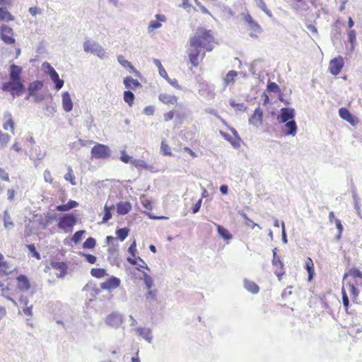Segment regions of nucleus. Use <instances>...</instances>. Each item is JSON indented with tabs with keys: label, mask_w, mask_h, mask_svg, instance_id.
<instances>
[{
	"label": "nucleus",
	"mask_w": 362,
	"mask_h": 362,
	"mask_svg": "<svg viewBox=\"0 0 362 362\" xmlns=\"http://www.w3.org/2000/svg\"><path fill=\"white\" fill-rule=\"evenodd\" d=\"M115 204L107 205V202L104 206V216L103 217V223H107L112 217V211L115 209Z\"/></svg>",
	"instance_id": "nucleus-30"
},
{
	"label": "nucleus",
	"mask_w": 362,
	"mask_h": 362,
	"mask_svg": "<svg viewBox=\"0 0 362 362\" xmlns=\"http://www.w3.org/2000/svg\"><path fill=\"white\" fill-rule=\"evenodd\" d=\"M277 248H274L272 250L273 253V259L272 260V263L274 266H279L281 271L280 272H275V274H276L278 279L280 281L281 279V276L284 274V265L281 259L277 256Z\"/></svg>",
	"instance_id": "nucleus-11"
},
{
	"label": "nucleus",
	"mask_w": 362,
	"mask_h": 362,
	"mask_svg": "<svg viewBox=\"0 0 362 362\" xmlns=\"http://www.w3.org/2000/svg\"><path fill=\"white\" fill-rule=\"evenodd\" d=\"M4 226L6 230L12 229L14 227V223L8 210H5L3 213Z\"/></svg>",
	"instance_id": "nucleus-26"
},
{
	"label": "nucleus",
	"mask_w": 362,
	"mask_h": 362,
	"mask_svg": "<svg viewBox=\"0 0 362 362\" xmlns=\"http://www.w3.org/2000/svg\"><path fill=\"white\" fill-rule=\"evenodd\" d=\"M345 121L348 122L352 126H355L359 122L358 118L352 113L350 114Z\"/></svg>",
	"instance_id": "nucleus-58"
},
{
	"label": "nucleus",
	"mask_w": 362,
	"mask_h": 362,
	"mask_svg": "<svg viewBox=\"0 0 362 362\" xmlns=\"http://www.w3.org/2000/svg\"><path fill=\"white\" fill-rule=\"evenodd\" d=\"M348 40L351 44V49L353 50L356 43V33L354 30H351L348 33Z\"/></svg>",
	"instance_id": "nucleus-46"
},
{
	"label": "nucleus",
	"mask_w": 362,
	"mask_h": 362,
	"mask_svg": "<svg viewBox=\"0 0 362 362\" xmlns=\"http://www.w3.org/2000/svg\"><path fill=\"white\" fill-rule=\"evenodd\" d=\"M13 29L7 25H2L0 28V37L7 45L15 43L16 40L13 37Z\"/></svg>",
	"instance_id": "nucleus-7"
},
{
	"label": "nucleus",
	"mask_w": 362,
	"mask_h": 362,
	"mask_svg": "<svg viewBox=\"0 0 362 362\" xmlns=\"http://www.w3.org/2000/svg\"><path fill=\"white\" fill-rule=\"evenodd\" d=\"M120 284V279L116 276H112L100 284V288L104 290L111 291L117 288Z\"/></svg>",
	"instance_id": "nucleus-13"
},
{
	"label": "nucleus",
	"mask_w": 362,
	"mask_h": 362,
	"mask_svg": "<svg viewBox=\"0 0 362 362\" xmlns=\"http://www.w3.org/2000/svg\"><path fill=\"white\" fill-rule=\"evenodd\" d=\"M83 49L87 53L96 54L99 58L105 57V51L98 43L87 40L83 43Z\"/></svg>",
	"instance_id": "nucleus-4"
},
{
	"label": "nucleus",
	"mask_w": 362,
	"mask_h": 362,
	"mask_svg": "<svg viewBox=\"0 0 362 362\" xmlns=\"http://www.w3.org/2000/svg\"><path fill=\"white\" fill-rule=\"evenodd\" d=\"M117 62L121 64L124 68L128 69L129 73H134L136 76H140V72L138 71L134 66L131 64L130 62L125 59L122 55H119L117 57Z\"/></svg>",
	"instance_id": "nucleus-15"
},
{
	"label": "nucleus",
	"mask_w": 362,
	"mask_h": 362,
	"mask_svg": "<svg viewBox=\"0 0 362 362\" xmlns=\"http://www.w3.org/2000/svg\"><path fill=\"white\" fill-rule=\"evenodd\" d=\"M65 180L69 181L72 186L76 185V177L74 174L71 166L67 168V173L64 176Z\"/></svg>",
	"instance_id": "nucleus-32"
},
{
	"label": "nucleus",
	"mask_w": 362,
	"mask_h": 362,
	"mask_svg": "<svg viewBox=\"0 0 362 362\" xmlns=\"http://www.w3.org/2000/svg\"><path fill=\"white\" fill-rule=\"evenodd\" d=\"M217 226V232L221 238H223L224 240H230L233 238V235L229 232V230L224 228L223 226L221 225H216Z\"/></svg>",
	"instance_id": "nucleus-24"
},
{
	"label": "nucleus",
	"mask_w": 362,
	"mask_h": 362,
	"mask_svg": "<svg viewBox=\"0 0 362 362\" xmlns=\"http://www.w3.org/2000/svg\"><path fill=\"white\" fill-rule=\"evenodd\" d=\"M43 87V82L42 81L36 80L29 83L27 90L29 92V95H33L39 93Z\"/></svg>",
	"instance_id": "nucleus-18"
},
{
	"label": "nucleus",
	"mask_w": 362,
	"mask_h": 362,
	"mask_svg": "<svg viewBox=\"0 0 362 362\" xmlns=\"http://www.w3.org/2000/svg\"><path fill=\"white\" fill-rule=\"evenodd\" d=\"M281 240L283 243L286 244L288 243L287 235L285 229V223L284 221L281 223Z\"/></svg>",
	"instance_id": "nucleus-61"
},
{
	"label": "nucleus",
	"mask_w": 362,
	"mask_h": 362,
	"mask_svg": "<svg viewBox=\"0 0 362 362\" xmlns=\"http://www.w3.org/2000/svg\"><path fill=\"white\" fill-rule=\"evenodd\" d=\"M342 303L346 312L349 313V299L344 287L341 288Z\"/></svg>",
	"instance_id": "nucleus-47"
},
{
	"label": "nucleus",
	"mask_w": 362,
	"mask_h": 362,
	"mask_svg": "<svg viewBox=\"0 0 362 362\" xmlns=\"http://www.w3.org/2000/svg\"><path fill=\"white\" fill-rule=\"evenodd\" d=\"M132 207L129 202H119L116 204V211L119 215H126L131 211Z\"/></svg>",
	"instance_id": "nucleus-16"
},
{
	"label": "nucleus",
	"mask_w": 362,
	"mask_h": 362,
	"mask_svg": "<svg viewBox=\"0 0 362 362\" xmlns=\"http://www.w3.org/2000/svg\"><path fill=\"white\" fill-rule=\"evenodd\" d=\"M220 134L222 136L223 138H224L226 141H229L230 143V144L235 147V148H238L240 146V142L238 141H236L235 140H234L232 136L228 134V133L226 132H224L223 131H221L220 132Z\"/></svg>",
	"instance_id": "nucleus-39"
},
{
	"label": "nucleus",
	"mask_w": 362,
	"mask_h": 362,
	"mask_svg": "<svg viewBox=\"0 0 362 362\" xmlns=\"http://www.w3.org/2000/svg\"><path fill=\"white\" fill-rule=\"evenodd\" d=\"M348 286L350 287V291L351 294L353 296V301L354 302L356 298L358 296L359 291L354 286V285L351 283H347Z\"/></svg>",
	"instance_id": "nucleus-56"
},
{
	"label": "nucleus",
	"mask_w": 362,
	"mask_h": 362,
	"mask_svg": "<svg viewBox=\"0 0 362 362\" xmlns=\"http://www.w3.org/2000/svg\"><path fill=\"white\" fill-rule=\"evenodd\" d=\"M344 66V59L341 56H338L331 59L329 62V69L334 76H337Z\"/></svg>",
	"instance_id": "nucleus-9"
},
{
	"label": "nucleus",
	"mask_w": 362,
	"mask_h": 362,
	"mask_svg": "<svg viewBox=\"0 0 362 362\" xmlns=\"http://www.w3.org/2000/svg\"><path fill=\"white\" fill-rule=\"evenodd\" d=\"M105 324L114 329H118L123 322V316L118 312H113L105 319Z\"/></svg>",
	"instance_id": "nucleus-6"
},
{
	"label": "nucleus",
	"mask_w": 362,
	"mask_h": 362,
	"mask_svg": "<svg viewBox=\"0 0 362 362\" xmlns=\"http://www.w3.org/2000/svg\"><path fill=\"white\" fill-rule=\"evenodd\" d=\"M18 288L23 291H27L30 288V284L28 278L24 275L21 274L17 277Z\"/></svg>",
	"instance_id": "nucleus-17"
},
{
	"label": "nucleus",
	"mask_w": 362,
	"mask_h": 362,
	"mask_svg": "<svg viewBox=\"0 0 362 362\" xmlns=\"http://www.w3.org/2000/svg\"><path fill=\"white\" fill-rule=\"evenodd\" d=\"M4 118L6 119V123L4 124V129L7 130L8 126H9L11 129L12 132H13L14 122L11 114L9 112H6L4 113Z\"/></svg>",
	"instance_id": "nucleus-34"
},
{
	"label": "nucleus",
	"mask_w": 362,
	"mask_h": 362,
	"mask_svg": "<svg viewBox=\"0 0 362 362\" xmlns=\"http://www.w3.org/2000/svg\"><path fill=\"white\" fill-rule=\"evenodd\" d=\"M305 268L308 273V281H311L314 276V264L313 260L308 257L305 262Z\"/></svg>",
	"instance_id": "nucleus-31"
},
{
	"label": "nucleus",
	"mask_w": 362,
	"mask_h": 362,
	"mask_svg": "<svg viewBox=\"0 0 362 362\" xmlns=\"http://www.w3.org/2000/svg\"><path fill=\"white\" fill-rule=\"evenodd\" d=\"M295 110L289 107H283L280 110L279 114L277 116V120L279 123L288 122L291 120H294Z\"/></svg>",
	"instance_id": "nucleus-8"
},
{
	"label": "nucleus",
	"mask_w": 362,
	"mask_h": 362,
	"mask_svg": "<svg viewBox=\"0 0 362 362\" xmlns=\"http://www.w3.org/2000/svg\"><path fill=\"white\" fill-rule=\"evenodd\" d=\"M349 273L354 278H362V272L356 268L351 269L349 271Z\"/></svg>",
	"instance_id": "nucleus-63"
},
{
	"label": "nucleus",
	"mask_w": 362,
	"mask_h": 362,
	"mask_svg": "<svg viewBox=\"0 0 362 362\" xmlns=\"http://www.w3.org/2000/svg\"><path fill=\"white\" fill-rule=\"evenodd\" d=\"M62 97V107L66 112H70L73 108V103L69 92H64Z\"/></svg>",
	"instance_id": "nucleus-19"
},
{
	"label": "nucleus",
	"mask_w": 362,
	"mask_h": 362,
	"mask_svg": "<svg viewBox=\"0 0 362 362\" xmlns=\"http://www.w3.org/2000/svg\"><path fill=\"white\" fill-rule=\"evenodd\" d=\"M13 20V16L6 9L0 8V21H6L8 22Z\"/></svg>",
	"instance_id": "nucleus-37"
},
{
	"label": "nucleus",
	"mask_w": 362,
	"mask_h": 362,
	"mask_svg": "<svg viewBox=\"0 0 362 362\" xmlns=\"http://www.w3.org/2000/svg\"><path fill=\"white\" fill-rule=\"evenodd\" d=\"M78 255L85 257L86 262L90 264H95L97 260V257L95 255L84 252H79Z\"/></svg>",
	"instance_id": "nucleus-44"
},
{
	"label": "nucleus",
	"mask_w": 362,
	"mask_h": 362,
	"mask_svg": "<svg viewBox=\"0 0 362 362\" xmlns=\"http://www.w3.org/2000/svg\"><path fill=\"white\" fill-rule=\"evenodd\" d=\"M137 332L139 334L146 339L148 343L152 342L153 337L151 335V331L148 328L146 327H139L137 329Z\"/></svg>",
	"instance_id": "nucleus-27"
},
{
	"label": "nucleus",
	"mask_w": 362,
	"mask_h": 362,
	"mask_svg": "<svg viewBox=\"0 0 362 362\" xmlns=\"http://www.w3.org/2000/svg\"><path fill=\"white\" fill-rule=\"evenodd\" d=\"M77 223V217L73 213L64 214L59 218L57 226L65 233H71Z\"/></svg>",
	"instance_id": "nucleus-2"
},
{
	"label": "nucleus",
	"mask_w": 362,
	"mask_h": 362,
	"mask_svg": "<svg viewBox=\"0 0 362 362\" xmlns=\"http://www.w3.org/2000/svg\"><path fill=\"white\" fill-rule=\"evenodd\" d=\"M199 36L204 43L209 44L214 41V37L210 30L202 29L201 33L199 34Z\"/></svg>",
	"instance_id": "nucleus-25"
},
{
	"label": "nucleus",
	"mask_w": 362,
	"mask_h": 362,
	"mask_svg": "<svg viewBox=\"0 0 362 362\" xmlns=\"http://www.w3.org/2000/svg\"><path fill=\"white\" fill-rule=\"evenodd\" d=\"M263 121V111L258 107H257L252 115L249 118V124L258 128L262 124Z\"/></svg>",
	"instance_id": "nucleus-10"
},
{
	"label": "nucleus",
	"mask_w": 362,
	"mask_h": 362,
	"mask_svg": "<svg viewBox=\"0 0 362 362\" xmlns=\"http://www.w3.org/2000/svg\"><path fill=\"white\" fill-rule=\"evenodd\" d=\"M255 1L257 6L264 11L268 16L271 17L272 16L271 11L267 8L264 0H255Z\"/></svg>",
	"instance_id": "nucleus-42"
},
{
	"label": "nucleus",
	"mask_w": 362,
	"mask_h": 362,
	"mask_svg": "<svg viewBox=\"0 0 362 362\" xmlns=\"http://www.w3.org/2000/svg\"><path fill=\"white\" fill-rule=\"evenodd\" d=\"M285 127L286 129L284 131V134L286 136H294L297 133V124L295 120H291L288 122H285Z\"/></svg>",
	"instance_id": "nucleus-20"
},
{
	"label": "nucleus",
	"mask_w": 362,
	"mask_h": 362,
	"mask_svg": "<svg viewBox=\"0 0 362 362\" xmlns=\"http://www.w3.org/2000/svg\"><path fill=\"white\" fill-rule=\"evenodd\" d=\"M22 68L20 66L12 64L9 68L8 80L22 81Z\"/></svg>",
	"instance_id": "nucleus-14"
},
{
	"label": "nucleus",
	"mask_w": 362,
	"mask_h": 362,
	"mask_svg": "<svg viewBox=\"0 0 362 362\" xmlns=\"http://www.w3.org/2000/svg\"><path fill=\"white\" fill-rule=\"evenodd\" d=\"M238 75V72L235 70L229 71L224 78V84L226 86L230 82L233 81L234 78Z\"/></svg>",
	"instance_id": "nucleus-41"
},
{
	"label": "nucleus",
	"mask_w": 362,
	"mask_h": 362,
	"mask_svg": "<svg viewBox=\"0 0 362 362\" xmlns=\"http://www.w3.org/2000/svg\"><path fill=\"white\" fill-rule=\"evenodd\" d=\"M243 286L248 292L252 294H257L259 291V286L254 281L247 279H245L243 281Z\"/></svg>",
	"instance_id": "nucleus-21"
},
{
	"label": "nucleus",
	"mask_w": 362,
	"mask_h": 362,
	"mask_svg": "<svg viewBox=\"0 0 362 362\" xmlns=\"http://www.w3.org/2000/svg\"><path fill=\"white\" fill-rule=\"evenodd\" d=\"M45 115L47 117H52L56 112V108L52 105H46Z\"/></svg>",
	"instance_id": "nucleus-55"
},
{
	"label": "nucleus",
	"mask_w": 362,
	"mask_h": 362,
	"mask_svg": "<svg viewBox=\"0 0 362 362\" xmlns=\"http://www.w3.org/2000/svg\"><path fill=\"white\" fill-rule=\"evenodd\" d=\"M86 233V231L85 230H80L76 231L71 237V241H73L74 243H79Z\"/></svg>",
	"instance_id": "nucleus-43"
},
{
	"label": "nucleus",
	"mask_w": 362,
	"mask_h": 362,
	"mask_svg": "<svg viewBox=\"0 0 362 362\" xmlns=\"http://www.w3.org/2000/svg\"><path fill=\"white\" fill-rule=\"evenodd\" d=\"M351 113V112L346 107H341L339 110V115L344 120H346Z\"/></svg>",
	"instance_id": "nucleus-54"
},
{
	"label": "nucleus",
	"mask_w": 362,
	"mask_h": 362,
	"mask_svg": "<svg viewBox=\"0 0 362 362\" xmlns=\"http://www.w3.org/2000/svg\"><path fill=\"white\" fill-rule=\"evenodd\" d=\"M202 198H200L196 202V204H194V206L192 208L193 214H197V212H199V211L200 210L201 206H202Z\"/></svg>",
	"instance_id": "nucleus-64"
},
{
	"label": "nucleus",
	"mask_w": 362,
	"mask_h": 362,
	"mask_svg": "<svg viewBox=\"0 0 362 362\" xmlns=\"http://www.w3.org/2000/svg\"><path fill=\"white\" fill-rule=\"evenodd\" d=\"M96 245V240L93 237L88 238L83 243V248L84 249H93Z\"/></svg>",
	"instance_id": "nucleus-38"
},
{
	"label": "nucleus",
	"mask_w": 362,
	"mask_h": 362,
	"mask_svg": "<svg viewBox=\"0 0 362 362\" xmlns=\"http://www.w3.org/2000/svg\"><path fill=\"white\" fill-rule=\"evenodd\" d=\"M160 151L164 156L172 155L170 147L164 141L161 142Z\"/></svg>",
	"instance_id": "nucleus-51"
},
{
	"label": "nucleus",
	"mask_w": 362,
	"mask_h": 362,
	"mask_svg": "<svg viewBox=\"0 0 362 362\" xmlns=\"http://www.w3.org/2000/svg\"><path fill=\"white\" fill-rule=\"evenodd\" d=\"M26 247L28 249L29 252L32 254L33 257H34L37 259H40V258H41L40 255L37 251L36 247L34 244L26 245Z\"/></svg>",
	"instance_id": "nucleus-50"
},
{
	"label": "nucleus",
	"mask_w": 362,
	"mask_h": 362,
	"mask_svg": "<svg viewBox=\"0 0 362 362\" xmlns=\"http://www.w3.org/2000/svg\"><path fill=\"white\" fill-rule=\"evenodd\" d=\"M10 138L11 136L8 134L0 132V150L6 146L10 141Z\"/></svg>",
	"instance_id": "nucleus-48"
},
{
	"label": "nucleus",
	"mask_w": 362,
	"mask_h": 362,
	"mask_svg": "<svg viewBox=\"0 0 362 362\" xmlns=\"http://www.w3.org/2000/svg\"><path fill=\"white\" fill-rule=\"evenodd\" d=\"M190 46L194 49H199L204 46V43L201 40L198 31L196 32L194 36L189 40Z\"/></svg>",
	"instance_id": "nucleus-28"
},
{
	"label": "nucleus",
	"mask_w": 362,
	"mask_h": 362,
	"mask_svg": "<svg viewBox=\"0 0 362 362\" xmlns=\"http://www.w3.org/2000/svg\"><path fill=\"white\" fill-rule=\"evenodd\" d=\"M267 90L271 93H280L281 90L279 85L275 82L269 81L267 86Z\"/></svg>",
	"instance_id": "nucleus-45"
},
{
	"label": "nucleus",
	"mask_w": 362,
	"mask_h": 362,
	"mask_svg": "<svg viewBox=\"0 0 362 362\" xmlns=\"http://www.w3.org/2000/svg\"><path fill=\"white\" fill-rule=\"evenodd\" d=\"M124 85L126 88H136L141 87V84L132 76H127L123 80Z\"/></svg>",
	"instance_id": "nucleus-23"
},
{
	"label": "nucleus",
	"mask_w": 362,
	"mask_h": 362,
	"mask_svg": "<svg viewBox=\"0 0 362 362\" xmlns=\"http://www.w3.org/2000/svg\"><path fill=\"white\" fill-rule=\"evenodd\" d=\"M1 89L3 91L8 92L15 98L23 95L25 91V86L23 81L8 80L3 83Z\"/></svg>",
	"instance_id": "nucleus-1"
},
{
	"label": "nucleus",
	"mask_w": 362,
	"mask_h": 362,
	"mask_svg": "<svg viewBox=\"0 0 362 362\" xmlns=\"http://www.w3.org/2000/svg\"><path fill=\"white\" fill-rule=\"evenodd\" d=\"M128 252L133 257H136V240H134L130 246L128 248Z\"/></svg>",
	"instance_id": "nucleus-60"
},
{
	"label": "nucleus",
	"mask_w": 362,
	"mask_h": 362,
	"mask_svg": "<svg viewBox=\"0 0 362 362\" xmlns=\"http://www.w3.org/2000/svg\"><path fill=\"white\" fill-rule=\"evenodd\" d=\"M200 54L199 49H194L189 51V58L190 63L194 66H197L199 65V56Z\"/></svg>",
	"instance_id": "nucleus-29"
},
{
	"label": "nucleus",
	"mask_w": 362,
	"mask_h": 362,
	"mask_svg": "<svg viewBox=\"0 0 362 362\" xmlns=\"http://www.w3.org/2000/svg\"><path fill=\"white\" fill-rule=\"evenodd\" d=\"M50 266L54 269L60 272L59 274H57V278L63 279L67 274L68 267L65 262L52 261L50 263Z\"/></svg>",
	"instance_id": "nucleus-12"
},
{
	"label": "nucleus",
	"mask_w": 362,
	"mask_h": 362,
	"mask_svg": "<svg viewBox=\"0 0 362 362\" xmlns=\"http://www.w3.org/2000/svg\"><path fill=\"white\" fill-rule=\"evenodd\" d=\"M229 104L231 107L237 108L238 110L245 112L247 107L243 103H236L234 100H230Z\"/></svg>",
	"instance_id": "nucleus-53"
},
{
	"label": "nucleus",
	"mask_w": 362,
	"mask_h": 362,
	"mask_svg": "<svg viewBox=\"0 0 362 362\" xmlns=\"http://www.w3.org/2000/svg\"><path fill=\"white\" fill-rule=\"evenodd\" d=\"M158 99L164 104L167 105H173L177 103V98L175 95L167 94V93H160L158 95Z\"/></svg>",
	"instance_id": "nucleus-22"
},
{
	"label": "nucleus",
	"mask_w": 362,
	"mask_h": 362,
	"mask_svg": "<svg viewBox=\"0 0 362 362\" xmlns=\"http://www.w3.org/2000/svg\"><path fill=\"white\" fill-rule=\"evenodd\" d=\"M124 100L130 107L132 106L134 100L135 99L134 94L131 90H125L123 94Z\"/></svg>",
	"instance_id": "nucleus-36"
},
{
	"label": "nucleus",
	"mask_w": 362,
	"mask_h": 362,
	"mask_svg": "<svg viewBox=\"0 0 362 362\" xmlns=\"http://www.w3.org/2000/svg\"><path fill=\"white\" fill-rule=\"evenodd\" d=\"M250 29L255 32V33H261L262 30L260 25L255 21L252 22L251 24L249 25Z\"/></svg>",
	"instance_id": "nucleus-59"
},
{
	"label": "nucleus",
	"mask_w": 362,
	"mask_h": 362,
	"mask_svg": "<svg viewBox=\"0 0 362 362\" xmlns=\"http://www.w3.org/2000/svg\"><path fill=\"white\" fill-rule=\"evenodd\" d=\"M129 232V229L127 227H124V228H117L116 230L115 233L117 235V238L120 241H124L126 239V238L128 236Z\"/></svg>",
	"instance_id": "nucleus-33"
},
{
	"label": "nucleus",
	"mask_w": 362,
	"mask_h": 362,
	"mask_svg": "<svg viewBox=\"0 0 362 362\" xmlns=\"http://www.w3.org/2000/svg\"><path fill=\"white\" fill-rule=\"evenodd\" d=\"M172 86L177 89H181L182 87L179 85L178 81L176 78H170L168 76L167 78H165Z\"/></svg>",
	"instance_id": "nucleus-62"
},
{
	"label": "nucleus",
	"mask_w": 362,
	"mask_h": 362,
	"mask_svg": "<svg viewBox=\"0 0 362 362\" xmlns=\"http://www.w3.org/2000/svg\"><path fill=\"white\" fill-rule=\"evenodd\" d=\"M90 153L96 159H105L110 156L111 150L108 146L97 144L91 148Z\"/></svg>",
	"instance_id": "nucleus-5"
},
{
	"label": "nucleus",
	"mask_w": 362,
	"mask_h": 362,
	"mask_svg": "<svg viewBox=\"0 0 362 362\" xmlns=\"http://www.w3.org/2000/svg\"><path fill=\"white\" fill-rule=\"evenodd\" d=\"M153 63L158 67L159 74L160 75V76L163 77V78H167L168 76V73L165 71V69L163 67L159 59H155L153 60Z\"/></svg>",
	"instance_id": "nucleus-40"
},
{
	"label": "nucleus",
	"mask_w": 362,
	"mask_h": 362,
	"mask_svg": "<svg viewBox=\"0 0 362 362\" xmlns=\"http://www.w3.org/2000/svg\"><path fill=\"white\" fill-rule=\"evenodd\" d=\"M90 274L97 279H101L107 275L106 270L103 268H93L90 270Z\"/></svg>",
	"instance_id": "nucleus-35"
},
{
	"label": "nucleus",
	"mask_w": 362,
	"mask_h": 362,
	"mask_svg": "<svg viewBox=\"0 0 362 362\" xmlns=\"http://www.w3.org/2000/svg\"><path fill=\"white\" fill-rule=\"evenodd\" d=\"M345 121L348 122L352 126H355L359 122L358 118L352 113L350 114Z\"/></svg>",
	"instance_id": "nucleus-57"
},
{
	"label": "nucleus",
	"mask_w": 362,
	"mask_h": 362,
	"mask_svg": "<svg viewBox=\"0 0 362 362\" xmlns=\"http://www.w3.org/2000/svg\"><path fill=\"white\" fill-rule=\"evenodd\" d=\"M132 164L136 168H141L144 169L148 168V165L144 160L141 159H133Z\"/></svg>",
	"instance_id": "nucleus-49"
},
{
	"label": "nucleus",
	"mask_w": 362,
	"mask_h": 362,
	"mask_svg": "<svg viewBox=\"0 0 362 362\" xmlns=\"http://www.w3.org/2000/svg\"><path fill=\"white\" fill-rule=\"evenodd\" d=\"M120 160L124 163H131L133 160V158L128 155L126 152V151L123 150L121 151V156L119 158Z\"/></svg>",
	"instance_id": "nucleus-52"
},
{
	"label": "nucleus",
	"mask_w": 362,
	"mask_h": 362,
	"mask_svg": "<svg viewBox=\"0 0 362 362\" xmlns=\"http://www.w3.org/2000/svg\"><path fill=\"white\" fill-rule=\"evenodd\" d=\"M42 67L45 69V72L49 75L50 79L54 83V88L56 90H60L64 83V80L59 78L58 73L51 66V64L47 62L42 64Z\"/></svg>",
	"instance_id": "nucleus-3"
}]
</instances>
